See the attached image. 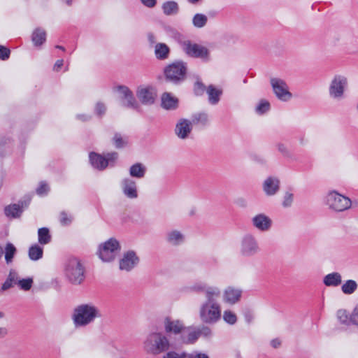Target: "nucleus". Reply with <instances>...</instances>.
Instances as JSON below:
<instances>
[{
    "instance_id": "obj_1",
    "label": "nucleus",
    "mask_w": 358,
    "mask_h": 358,
    "mask_svg": "<svg viewBox=\"0 0 358 358\" xmlns=\"http://www.w3.org/2000/svg\"><path fill=\"white\" fill-rule=\"evenodd\" d=\"M189 290L197 294L203 293L205 296L199 308V318L205 324H214L222 317V308L219 302L221 289L218 287L199 282L189 287Z\"/></svg>"
},
{
    "instance_id": "obj_2",
    "label": "nucleus",
    "mask_w": 358,
    "mask_h": 358,
    "mask_svg": "<svg viewBox=\"0 0 358 358\" xmlns=\"http://www.w3.org/2000/svg\"><path fill=\"white\" fill-rule=\"evenodd\" d=\"M101 317L99 308L92 303H81L73 309L71 320L76 328L85 327Z\"/></svg>"
},
{
    "instance_id": "obj_3",
    "label": "nucleus",
    "mask_w": 358,
    "mask_h": 358,
    "mask_svg": "<svg viewBox=\"0 0 358 358\" xmlns=\"http://www.w3.org/2000/svg\"><path fill=\"white\" fill-rule=\"evenodd\" d=\"M171 348L168 336L163 332L154 331L149 334L143 342V348L149 354L157 355Z\"/></svg>"
},
{
    "instance_id": "obj_4",
    "label": "nucleus",
    "mask_w": 358,
    "mask_h": 358,
    "mask_svg": "<svg viewBox=\"0 0 358 358\" xmlns=\"http://www.w3.org/2000/svg\"><path fill=\"white\" fill-rule=\"evenodd\" d=\"M64 273L73 285H80L85 278V270L80 260L76 257L69 258L65 263Z\"/></svg>"
},
{
    "instance_id": "obj_5",
    "label": "nucleus",
    "mask_w": 358,
    "mask_h": 358,
    "mask_svg": "<svg viewBox=\"0 0 358 358\" xmlns=\"http://www.w3.org/2000/svg\"><path fill=\"white\" fill-rule=\"evenodd\" d=\"M179 44L182 51L189 57L199 58L205 62L209 60L210 51L206 47L187 39L180 40Z\"/></svg>"
},
{
    "instance_id": "obj_6",
    "label": "nucleus",
    "mask_w": 358,
    "mask_h": 358,
    "mask_svg": "<svg viewBox=\"0 0 358 358\" xmlns=\"http://www.w3.org/2000/svg\"><path fill=\"white\" fill-rule=\"evenodd\" d=\"M187 71L186 63L177 61L166 66L164 68V73L168 81L178 84L185 79Z\"/></svg>"
},
{
    "instance_id": "obj_7",
    "label": "nucleus",
    "mask_w": 358,
    "mask_h": 358,
    "mask_svg": "<svg viewBox=\"0 0 358 358\" xmlns=\"http://www.w3.org/2000/svg\"><path fill=\"white\" fill-rule=\"evenodd\" d=\"M348 79L342 75L335 76L329 85V95L336 101H341L345 98V93L348 88Z\"/></svg>"
},
{
    "instance_id": "obj_8",
    "label": "nucleus",
    "mask_w": 358,
    "mask_h": 358,
    "mask_svg": "<svg viewBox=\"0 0 358 358\" xmlns=\"http://www.w3.org/2000/svg\"><path fill=\"white\" fill-rule=\"evenodd\" d=\"M327 205L336 212H342L351 207V200L336 191L329 192L326 197Z\"/></svg>"
},
{
    "instance_id": "obj_9",
    "label": "nucleus",
    "mask_w": 358,
    "mask_h": 358,
    "mask_svg": "<svg viewBox=\"0 0 358 358\" xmlns=\"http://www.w3.org/2000/svg\"><path fill=\"white\" fill-rule=\"evenodd\" d=\"M120 250L119 242L115 238H110L99 246V256L103 262L113 261Z\"/></svg>"
},
{
    "instance_id": "obj_10",
    "label": "nucleus",
    "mask_w": 358,
    "mask_h": 358,
    "mask_svg": "<svg viewBox=\"0 0 358 358\" xmlns=\"http://www.w3.org/2000/svg\"><path fill=\"white\" fill-rule=\"evenodd\" d=\"M118 154L115 152L108 153L106 157H103L95 152L90 154V161L92 166L99 170L105 169L109 164L114 163L117 159Z\"/></svg>"
},
{
    "instance_id": "obj_11",
    "label": "nucleus",
    "mask_w": 358,
    "mask_h": 358,
    "mask_svg": "<svg viewBox=\"0 0 358 358\" xmlns=\"http://www.w3.org/2000/svg\"><path fill=\"white\" fill-rule=\"evenodd\" d=\"M259 247L255 237L251 234L243 236L241 243V253L244 257H252L257 254Z\"/></svg>"
},
{
    "instance_id": "obj_12",
    "label": "nucleus",
    "mask_w": 358,
    "mask_h": 358,
    "mask_svg": "<svg viewBox=\"0 0 358 358\" xmlns=\"http://www.w3.org/2000/svg\"><path fill=\"white\" fill-rule=\"evenodd\" d=\"M270 81L273 92L278 99L287 101L292 98V95L289 91V87L283 80L273 78Z\"/></svg>"
},
{
    "instance_id": "obj_13",
    "label": "nucleus",
    "mask_w": 358,
    "mask_h": 358,
    "mask_svg": "<svg viewBox=\"0 0 358 358\" xmlns=\"http://www.w3.org/2000/svg\"><path fill=\"white\" fill-rule=\"evenodd\" d=\"M136 96L142 104L150 106L155 103L157 92L151 86H139L136 90Z\"/></svg>"
},
{
    "instance_id": "obj_14",
    "label": "nucleus",
    "mask_w": 358,
    "mask_h": 358,
    "mask_svg": "<svg viewBox=\"0 0 358 358\" xmlns=\"http://www.w3.org/2000/svg\"><path fill=\"white\" fill-rule=\"evenodd\" d=\"M139 262V257L134 251L124 252L119 261V268L121 271L129 272L136 267Z\"/></svg>"
},
{
    "instance_id": "obj_15",
    "label": "nucleus",
    "mask_w": 358,
    "mask_h": 358,
    "mask_svg": "<svg viewBox=\"0 0 358 358\" xmlns=\"http://www.w3.org/2000/svg\"><path fill=\"white\" fill-rule=\"evenodd\" d=\"M163 324L165 332L167 334H182L186 331V327L181 321L172 320L169 317H165Z\"/></svg>"
},
{
    "instance_id": "obj_16",
    "label": "nucleus",
    "mask_w": 358,
    "mask_h": 358,
    "mask_svg": "<svg viewBox=\"0 0 358 358\" xmlns=\"http://www.w3.org/2000/svg\"><path fill=\"white\" fill-rule=\"evenodd\" d=\"M242 293L241 289L229 286L223 292V301L226 303L234 305L241 301Z\"/></svg>"
},
{
    "instance_id": "obj_17",
    "label": "nucleus",
    "mask_w": 358,
    "mask_h": 358,
    "mask_svg": "<svg viewBox=\"0 0 358 358\" xmlns=\"http://www.w3.org/2000/svg\"><path fill=\"white\" fill-rule=\"evenodd\" d=\"M192 130V122L187 119H180L175 128L176 135L180 139H186L189 137Z\"/></svg>"
},
{
    "instance_id": "obj_18",
    "label": "nucleus",
    "mask_w": 358,
    "mask_h": 358,
    "mask_svg": "<svg viewBox=\"0 0 358 358\" xmlns=\"http://www.w3.org/2000/svg\"><path fill=\"white\" fill-rule=\"evenodd\" d=\"M252 225L261 231H268L272 225L271 219L264 213H259L252 219Z\"/></svg>"
},
{
    "instance_id": "obj_19",
    "label": "nucleus",
    "mask_w": 358,
    "mask_h": 358,
    "mask_svg": "<svg viewBox=\"0 0 358 358\" xmlns=\"http://www.w3.org/2000/svg\"><path fill=\"white\" fill-rule=\"evenodd\" d=\"M121 187L124 194L129 199L138 197V190L136 182L129 178H125L121 182Z\"/></svg>"
},
{
    "instance_id": "obj_20",
    "label": "nucleus",
    "mask_w": 358,
    "mask_h": 358,
    "mask_svg": "<svg viewBox=\"0 0 358 358\" xmlns=\"http://www.w3.org/2000/svg\"><path fill=\"white\" fill-rule=\"evenodd\" d=\"M280 180L277 177H268L262 184V188L267 196H273L280 189Z\"/></svg>"
},
{
    "instance_id": "obj_21",
    "label": "nucleus",
    "mask_w": 358,
    "mask_h": 358,
    "mask_svg": "<svg viewBox=\"0 0 358 358\" xmlns=\"http://www.w3.org/2000/svg\"><path fill=\"white\" fill-rule=\"evenodd\" d=\"M22 281V278L15 270H10L6 281L2 284L1 291L4 292L8 289L17 285L19 287Z\"/></svg>"
},
{
    "instance_id": "obj_22",
    "label": "nucleus",
    "mask_w": 358,
    "mask_h": 358,
    "mask_svg": "<svg viewBox=\"0 0 358 358\" xmlns=\"http://www.w3.org/2000/svg\"><path fill=\"white\" fill-rule=\"evenodd\" d=\"M169 47L164 43H158L155 45V55L157 59L165 60L170 55Z\"/></svg>"
},
{
    "instance_id": "obj_23",
    "label": "nucleus",
    "mask_w": 358,
    "mask_h": 358,
    "mask_svg": "<svg viewBox=\"0 0 358 358\" xmlns=\"http://www.w3.org/2000/svg\"><path fill=\"white\" fill-rule=\"evenodd\" d=\"M206 93L208 96V101L212 105H215L220 101V96L222 94V90L210 85L206 88Z\"/></svg>"
},
{
    "instance_id": "obj_24",
    "label": "nucleus",
    "mask_w": 358,
    "mask_h": 358,
    "mask_svg": "<svg viewBox=\"0 0 358 358\" xmlns=\"http://www.w3.org/2000/svg\"><path fill=\"white\" fill-rule=\"evenodd\" d=\"M162 106L167 110L175 109L178 106V99L170 93L165 92L162 96Z\"/></svg>"
},
{
    "instance_id": "obj_25",
    "label": "nucleus",
    "mask_w": 358,
    "mask_h": 358,
    "mask_svg": "<svg viewBox=\"0 0 358 358\" xmlns=\"http://www.w3.org/2000/svg\"><path fill=\"white\" fill-rule=\"evenodd\" d=\"M185 236L178 230H172L166 235V241L173 245H178L184 242Z\"/></svg>"
},
{
    "instance_id": "obj_26",
    "label": "nucleus",
    "mask_w": 358,
    "mask_h": 358,
    "mask_svg": "<svg viewBox=\"0 0 358 358\" xmlns=\"http://www.w3.org/2000/svg\"><path fill=\"white\" fill-rule=\"evenodd\" d=\"M341 282V275L337 272L327 274L323 279L324 284L327 287H337Z\"/></svg>"
},
{
    "instance_id": "obj_27",
    "label": "nucleus",
    "mask_w": 358,
    "mask_h": 358,
    "mask_svg": "<svg viewBox=\"0 0 358 358\" xmlns=\"http://www.w3.org/2000/svg\"><path fill=\"white\" fill-rule=\"evenodd\" d=\"M147 168L141 163H136L129 168V175L136 178H144Z\"/></svg>"
},
{
    "instance_id": "obj_28",
    "label": "nucleus",
    "mask_w": 358,
    "mask_h": 358,
    "mask_svg": "<svg viewBox=\"0 0 358 358\" xmlns=\"http://www.w3.org/2000/svg\"><path fill=\"white\" fill-rule=\"evenodd\" d=\"M182 336L183 342L192 343L199 338V334L197 328L186 327V331L182 333Z\"/></svg>"
},
{
    "instance_id": "obj_29",
    "label": "nucleus",
    "mask_w": 358,
    "mask_h": 358,
    "mask_svg": "<svg viewBox=\"0 0 358 358\" xmlns=\"http://www.w3.org/2000/svg\"><path fill=\"white\" fill-rule=\"evenodd\" d=\"M22 213V209L19 204H11L5 207L4 213L9 218L19 217Z\"/></svg>"
},
{
    "instance_id": "obj_30",
    "label": "nucleus",
    "mask_w": 358,
    "mask_h": 358,
    "mask_svg": "<svg viewBox=\"0 0 358 358\" xmlns=\"http://www.w3.org/2000/svg\"><path fill=\"white\" fill-rule=\"evenodd\" d=\"M31 40L36 46L42 45L46 40L45 31L41 28L36 29L33 31Z\"/></svg>"
},
{
    "instance_id": "obj_31",
    "label": "nucleus",
    "mask_w": 358,
    "mask_h": 358,
    "mask_svg": "<svg viewBox=\"0 0 358 358\" xmlns=\"http://www.w3.org/2000/svg\"><path fill=\"white\" fill-rule=\"evenodd\" d=\"M43 254V248L37 244L31 245L29 249V257L33 261L41 259Z\"/></svg>"
},
{
    "instance_id": "obj_32",
    "label": "nucleus",
    "mask_w": 358,
    "mask_h": 358,
    "mask_svg": "<svg viewBox=\"0 0 358 358\" xmlns=\"http://www.w3.org/2000/svg\"><path fill=\"white\" fill-rule=\"evenodd\" d=\"M38 243L41 245L48 244L51 241L50 231L46 227L40 228L38 231Z\"/></svg>"
},
{
    "instance_id": "obj_33",
    "label": "nucleus",
    "mask_w": 358,
    "mask_h": 358,
    "mask_svg": "<svg viewBox=\"0 0 358 358\" xmlns=\"http://www.w3.org/2000/svg\"><path fill=\"white\" fill-rule=\"evenodd\" d=\"M164 13L166 15H171L178 13L179 8L175 1L165 2L162 6Z\"/></svg>"
},
{
    "instance_id": "obj_34",
    "label": "nucleus",
    "mask_w": 358,
    "mask_h": 358,
    "mask_svg": "<svg viewBox=\"0 0 358 358\" xmlns=\"http://www.w3.org/2000/svg\"><path fill=\"white\" fill-rule=\"evenodd\" d=\"M358 285L353 280H347L341 287L342 292L345 294H352L357 289Z\"/></svg>"
},
{
    "instance_id": "obj_35",
    "label": "nucleus",
    "mask_w": 358,
    "mask_h": 358,
    "mask_svg": "<svg viewBox=\"0 0 358 358\" xmlns=\"http://www.w3.org/2000/svg\"><path fill=\"white\" fill-rule=\"evenodd\" d=\"M208 21L207 17L203 14H196L193 19H192V23L194 27L198 28H201L204 27Z\"/></svg>"
},
{
    "instance_id": "obj_36",
    "label": "nucleus",
    "mask_w": 358,
    "mask_h": 358,
    "mask_svg": "<svg viewBox=\"0 0 358 358\" xmlns=\"http://www.w3.org/2000/svg\"><path fill=\"white\" fill-rule=\"evenodd\" d=\"M337 317H338V320L343 324H345V325H351L352 324L350 315H349L345 310H343V309L338 310L337 312Z\"/></svg>"
},
{
    "instance_id": "obj_37",
    "label": "nucleus",
    "mask_w": 358,
    "mask_h": 358,
    "mask_svg": "<svg viewBox=\"0 0 358 358\" xmlns=\"http://www.w3.org/2000/svg\"><path fill=\"white\" fill-rule=\"evenodd\" d=\"M192 124H206L208 122V116L205 113H199L192 116Z\"/></svg>"
},
{
    "instance_id": "obj_38",
    "label": "nucleus",
    "mask_w": 358,
    "mask_h": 358,
    "mask_svg": "<svg viewBox=\"0 0 358 358\" xmlns=\"http://www.w3.org/2000/svg\"><path fill=\"white\" fill-rule=\"evenodd\" d=\"M5 259L7 264H9L12 262L13 258L15 254L16 248L12 243H7L6 247L5 248Z\"/></svg>"
},
{
    "instance_id": "obj_39",
    "label": "nucleus",
    "mask_w": 358,
    "mask_h": 358,
    "mask_svg": "<svg viewBox=\"0 0 358 358\" xmlns=\"http://www.w3.org/2000/svg\"><path fill=\"white\" fill-rule=\"evenodd\" d=\"M123 105L126 107L131 108L135 110L140 108L139 104L136 100L134 94H131L123 100Z\"/></svg>"
},
{
    "instance_id": "obj_40",
    "label": "nucleus",
    "mask_w": 358,
    "mask_h": 358,
    "mask_svg": "<svg viewBox=\"0 0 358 358\" xmlns=\"http://www.w3.org/2000/svg\"><path fill=\"white\" fill-rule=\"evenodd\" d=\"M224 322L229 324H234L237 322L236 315L230 310H224L222 315Z\"/></svg>"
},
{
    "instance_id": "obj_41",
    "label": "nucleus",
    "mask_w": 358,
    "mask_h": 358,
    "mask_svg": "<svg viewBox=\"0 0 358 358\" xmlns=\"http://www.w3.org/2000/svg\"><path fill=\"white\" fill-rule=\"evenodd\" d=\"M269 110L270 103L265 99H262L255 108V111L259 115H262L268 112Z\"/></svg>"
},
{
    "instance_id": "obj_42",
    "label": "nucleus",
    "mask_w": 358,
    "mask_h": 358,
    "mask_svg": "<svg viewBox=\"0 0 358 358\" xmlns=\"http://www.w3.org/2000/svg\"><path fill=\"white\" fill-rule=\"evenodd\" d=\"M113 143L116 148H123L127 144V141L120 134H115L113 138Z\"/></svg>"
},
{
    "instance_id": "obj_43",
    "label": "nucleus",
    "mask_w": 358,
    "mask_h": 358,
    "mask_svg": "<svg viewBox=\"0 0 358 358\" xmlns=\"http://www.w3.org/2000/svg\"><path fill=\"white\" fill-rule=\"evenodd\" d=\"M34 280L32 278H22L20 283V289L24 291H29L33 285Z\"/></svg>"
},
{
    "instance_id": "obj_44",
    "label": "nucleus",
    "mask_w": 358,
    "mask_h": 358,
    "mask_svg": "<svg viewBox=\"0 0 358 358\" xmlns=\"http://www.w3.org/2000/svg\"><path fill=\"white\" fill-rule=\"evenodd\" d=\"M94 111L98 116L101 117L106 113V106L102 102H97L95 105Z\"/></svg>"
},
{
    "instance_id": "obj_45",
    "label": "nucleus",
    "mask_w": 358,
    "mask_h": 358,
    "mask_svg": "<svg viewBox=\"0 0 358 358\" xmlns=\"http://www.w3.org/2000/svg\"><path fill=\"white\" fill-rule=\"evenodd\" d=\"M294 199V195L292 193L286 192L284 196V200L282 202V206L285 208L290 207L292 204Z\"/></svg>"
},
{
    "instance_id": "obj_46",
    "label": "nucleus",
    "mask_w": 358,
    "mask_h": 358,
    "mask_svg": "<svg viewBox=\"0 0 358 358\" xmlns=\"http://www.w3.org/2000/svg\"><path fill=\"white\" fill-rule=\"evenodd\" d=\"M205 90L206 91V87L201 82H196L194 85V92L196 95L199 96L203 94Z\"/></svg>"
},
{
    "instance_id": "obj_47",
    "label": "nucleus",
    "mask_w": 358,
    "mask_h": 358,
    "mask_svg": "<svg viewBox=\"0 0 358 358\" xmlns=\"http://www.w3.org/2000/svg\"><path fill=\"white\" fill-rule=\"evenodd\" d=\"M118 91L122 96V99H124L127 96L133 94V92L126 86L120 85L117 87Z\"/></svg>"
},
{
    "instance_id": "obj_48",
    "label": "nucleus",
    "mask_w": 358,
    "mask_h": 358,
    "mask_svg": "<svg viewBox=\"0 0 358 358\" xmlns=\"http://www.w3.org/2000/svg\"><path fill=\"white\" fill-rule=\"evenodd\" d=\"M72 221L71 217L69 216L64 211L60 213V222L62 225H68Z\"/></svg>"
},
{
    "instance_id": "obj_49",
    "label": "nucleus",
    "mask_w": 358,
    "mask_h": 358,
    "mask_svg": "<svg viewBox=\"0 0 358 358\" xmlns=\"http://www.w3.org/2000/svg\"><path fill=\"white\" fill-rule=\"evenodd\" d=\"M49 190L48 185L43 182H41L38 186V187L36 189V193L38 195H42L47 194Z\"/></svg>"
},
{
    "instance_id": "obj_50",
    "label": "nucleus",
    "mask_w": 358,
    "mask_h": 358,
    "mask_svg": "<svg viewBox=\"0 0 358 358\" xmlns=\"http://www.w3.org/2000/svg\"><path fill=\"white\" fill-rule=\"evenodd\" d=\"M10 55V50L3 45H0V59L6 60L8 59Z\"/></svg>"
},
{
    "instance_id": "obj_51",
    "label": "nucleus",
    "mask_w": 358,
    "mask_h": 358,
    "mask_svg": "<svg viewBox=\"0 0 358 358\" xmlns=\"http://www.w3.org/2000/svg\"><path fill=\"white\" fill-rule=\"evenodd\" d=\"M186 353H177L175 352H169L163 358H186Z\"/></svg>"
},
{
    "instance_id": "obj_52",
    "label": "nucleus",
    "mask_w": 358,
    "mask_h": 358,
    "mask_svg": "<svg viewBox=\"0 0 358 358\" xmlns=\"http://www.w3.org/2000/svg\"><path fill=\"white\" fill-rule=\"evenodd\" d=\"M199 336H203L208 337L211 335V330L208 327H202L201 328H197Z\"/></svg>"
},
{
    "instance_id": "obj_53",
    "label": "nucleus",
    "mask_w": 358,
    "mask_h": 358,
    "mask_svg": "<svg viewBox=\"0 0 358 358\" xmlns=\"http://www.w3.org/2000/svg\"><path fill=\"white\" fill-rule=\"evenodd\" d=\"M186 358H209V357L205 353L195 352L192 354H187Z\"/></svg>"
},
{
    "instance_id": "obj_54",
    "label": "nucleus",
    "mask_w": 358,
    "mask_h": 358,
    "mask_svg": "<svg viewBox=\"0 0 358 358\" xmlns=\"http://www.w3.org/2000/svg\"><path fill=\"white\" fill-rule=\"evenodd\" d=\"M141 3L146 7L153 8L157 3V0H141Z\"/></svg>"
},
{
    "instance_id": "obj_55",
    "label": "nucleus",
    "mask_w": 358,
    "mask_h": 358,
    "mask_svg": "<svg viewBox=\"0 0 358 358\" xmlns=\"http://www.w3.org/2000/svg\"><path fill=\"white\" fill-rule=\"evenodd\" d=\"M63 64H64L63 59L57 60L53 66V70L55 71H59L60 70V69L62 68V66H63Z\"/></svg>"
},
{
    "instance_id": "obj_56",
    "label": "nucleus",
    "mask_w": 358,
    "mask_h": 358,
    "mask_svg": "<svg viewBox=\"0 0 358 358\" xmlns=\"http://www.w3.org/2000/svg\"><path fill=\"white\" fill-rule=\"evenodd\" d=\"M271 344L274 348H277L281 345V341L278 339H273L271 341Z\"/></svg>"
},
{
    "instance_id": "obj_57",
    "label": "nucleus",
    "mask_w": 358,
    "mask_h": 358,
    "mask_svg": "<svg viewBox=\"0 0 358 358\" xmlns=\"http://www.w3.org/2000/svg\"><path fill=\"white\" fill-rule=\"evenodd\" d=\"M278 150L283 154L287 153V150L286 147L283 145H278Z\"/></svg>"
},
{
    "instance_id": "obj_58",
    "label": "nucleus",
    "mask_w": 358,
    "mask_h": 358,
    "mask_svg": "<svg viewBox=\"0 0 358 358\" xmlns=\"http://www.w3.org/2000/svg\"><path fill=\"white\" fill-rule=\"evenodd\" d=\"M78 118L81 120H83V121H86V120H90V115H78Z\"/></svg>"
},
{
    "instance_id": "obj_59",
    "label": "nucleus",
    "mask_w": 358,
    "mask_h": 358,
    "mask_svg": "<svg viewBox=\"0 0 358 358\" xmlns=\"http://www.w3.org/2000/svg\"><path fill=\"white\" fill-rule=\"evenodd\" d=\"M148 37L150 43H155V37L152 34H149Z\"/></svg>"
},
{
    "instance_id": "obj_60",
    "label": "nucleus",
    "mask_w": 358,
    "mask_h": 358,
    "mask_svg": "<svg viewBox=\"0 0 358 358\" xmlns=\"http://www.w3.org/2000/svg\"><path fill=\"white\" fill-rule=\"evenodd\" d=\"M7 334V330L5 328L0 327V338Z\"/></svg>"
},
{
    "instance_id": "obj_61",
    "label": "nucleus",
    "mask_w": 358,
    "mask_h": 358,
    "mask_svg": "<svg viewBox=\"0 0 358 358\" xmlns=\"http://www.w3.org/2000/svg\"><path fill=\"white\" fill-rule=\"evenodd\" d=\"M3 251H4L3 248L1 245H0V259L3 257Z\"/></svg>"
},
{
    "instance_id": "obj_62",
    "label": "nucleus",
    "mask_w": 358,
    "mask_h": 358,
    "mask_svg": "<svg viewBox=\"0 0 358 358\" xmlns=\"http://www.w3.org/2000/svg\"><path fill=\"white\" fill-rule=\"evenodd\" d=\"M56 48H58V49H60V50H62L63 51L65 50L63 46H60V45H57Z\"/></svg>"
},
{
    "instance_id": "obj_63",
    "label": "nucleus",
    "mask_w": 358,
    "mask_h": 358,
    "mask_svg": "<svg viewBox=\"0 0 358 358\" xmlns=\"http://www.w3.org/2000/svg\"><path fill=\"white\" fill-rule=\"evenodd\" d=\"M4 314L0 311V318H2L3 317Z\"/></svg>"
},
{
    "instance_id": "obj_64",
    "label": "nucleus",
    "mask_w": 358,
    "mask_h": 358,
    "mask_svg": "<svg viewBox=\"0 0 358 358\" xmlns=\"http://www.w3.org/2000/svg\"><path fill=\"white\" fill-rule=\"evenodd\" d=\"M357 109H358V104H357Z\"/></svg>"
}]
</instances>
